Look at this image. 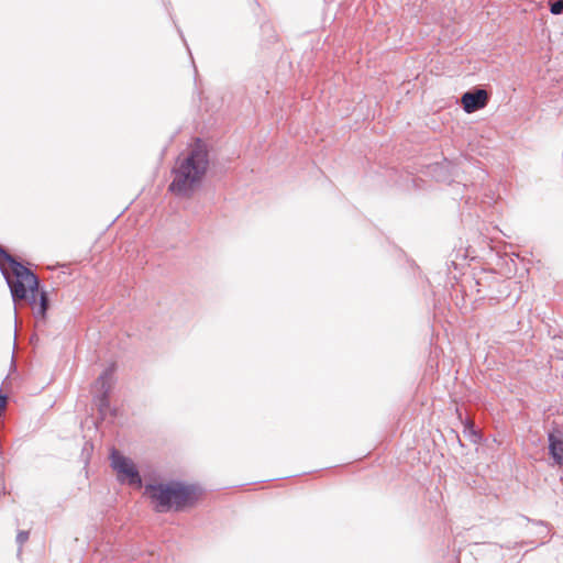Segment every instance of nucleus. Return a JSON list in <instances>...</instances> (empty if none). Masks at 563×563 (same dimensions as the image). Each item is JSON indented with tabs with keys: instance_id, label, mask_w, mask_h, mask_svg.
<instances>
[{
	"instance_id": "f257e3e1",
	"label": "nucleus",
	"mask_w": 563,
	"mask_h": 563,
	"mask_svg": "<svg viewBox=\"0 0 563 563\" xmlns=\"http://www.w3.org/2000/svg\"><path fill=\"white\" fill-rule=\"evenodd\" d=\"M209 166V153L201 140H196L186 153L178 156L173 168L169 191L187 197L200 186Z\"/></svg>"
},
{
	"instance_id": "f03ea898",
	"label": "nucleus",
	"mask_w": 563,
	"mask_h": 563,
	"mask_svg": "<svg viewBox=\"0 0 563 563\" xmlns=\"http://www.w3.org/2000/svg\"><path fill=\"white\" fill-rule=\"evenodd\" d=\"M145 495L154 504L157 512L176 511L191 507L199 499L201 489L198 485L172 481L169 483L148 484Z\"/></svg>"
},
{
	"instance_id": "7ed1b4c3",
	"label": "nucleus",
	"mask_w": 563,
	"mask_h": 563,
	"mask_svg": "<svg viewBox=\"0 0 563 563\" xmlns=\"http://www.w3.org/2000/svg\"><path fill=\"white\" fill-rule=\"evenodd\" d=\"M0 257L9 265L11 273L0 264L1 272L10 287L13 301L25 299L27 292H31L32 299H35L38 289V279L27 267L15 261L4 249L0 246Z\"/></svg>"
},
{
	"instance_id": "20e7f679",
	"label": "nucleus",
	"mask_w": 563,
	"mask_h": 563,
	"mask_svg": "<svg viewBox=\"0 0 563 563\" xmlns=\"http://www.w3.org/2000/svg\"><path fill=\"white\" fill-rule=\"evenodd\" d=\"M111 466L117 473L118 481L134 487L142 486L141 475L134 462L122 455L119 451L112 450L110 454Z\"/></svg>"
},
{
	"instance_id": "39448f33",
	"label": "nucleus",
	"mask_w": 563,
	"mask_h": 563,
	"mask_svg": "<svg viewBox=\"0 0 563 563\" xmlns=\"http://www.w3.org/2000/svg\"><path fill=\"white\" fill-rule=\"evenodd\" d=\"M487 102L488 93L484 89L466 91L461 98L463 109L467 113H472L479 109H483L487 104Z\"/></svg>"
},
{
	"instance_id": "423d86ee",
	"label": "nucleus",
	"mask_w": 563,
	"mask_h": 563,
	"mask_svg": "<svg viewBox=\"0 0 563 563\" xmlns=\"http://www.w3.org/2000/svg\"><path fill=\"white\" fill-rule=\"evenodd\" d=\"M549 452L558 465H563V435L560 431L549 433Z\"/></svg>"
},
{
	"instance_id": "0eeeda50",
	"label": "nucleus",
	"mask_w": 563,
	"mask_h": 563,
	"mask_svg": "<svg viewBox=\"0 0 563 563\" xmlns=\"http://www.w3.org/2000/svg\"><path fill=\"white\" fill-rule=\"evenodd\" d=\"M114 366L107 367L95 383L96 395H109L113 386Z\"/></svg>"
},
{
	"instance_id": "6e6552de",
	"label": "nucleus",
	"mask_w": 563,
	"mask_h": 563,
	"mask_svg": "<svg viewBox=\"0 0 563 563\" xmlns=\"http://www.w3.org/2000/svg\"><path fill=\"white\" fill-rule=\"evenodd\" d=\"M33 303H34V308L33 309H34L35 318L44 320L45 316H46V311L48 309V298H47V295L45 292H42L41 297H40V302L36 305L35 303V299H33Z\"/></svg>"
},
{
	"instance_id": "1a4fd4ad",
	"label": "nucleus",
	"mask_w": 563,
	"mask_h": 563,
	"mask_svg": "<svg viewBox=\"0 0 563 563\" xmlns=\"http://www.w3.org/2000/svg\"><path fill=\"white\" fill-rule=\"evenodd\" d=\"M95 401L99 412L104 416L110 410L109 395H96Z\"/></svg>"
},
{
	"instance_id": "9d476101",
	"label": "nucleus",
	"mask_w": 563,
	"mask_h": 563,
	"mask_svg": "<svg viewBox=\"0 0 563 563\" xmlns=\"http://www.w3.org/2000/svg\"><path fill=\"white\" fill-rule=\"evenodd\" d=\"M549 3L552 14L559 15L563 13V0H549Z\"/></svg>"
},
{
	"instance_id": "9b49d317",
	"label": "nucleus",
	"mask_w": 563,
	"mask_h": 563,
	"mask_svg": "<svg viewBox=\"0 0 563 563\" xmlns=\"http://www.w3.org/2000/svg\"><path fill=\"white\" fill-rule=\"evenodd\" d=\"M29 539V532L27 531H20L16 536V542L21 545H23Z\"/></svg>"
}]
</instances>
